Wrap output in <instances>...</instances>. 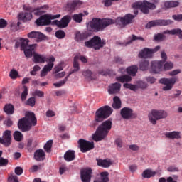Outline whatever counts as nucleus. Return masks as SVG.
<instances>
[{
	"label": "nucleus",
	"mask_w": 182,
	"mask_h": 182,
	"mask_svg": "<svg viewBox=\"0 0 182 182\" xmlns=\"http://www.w3.org/2000/svg\"><path fill=\"white\" fill-rule=\"evenodd\" d=\"M134 41H141L142 42H144V38L143 37H139L134 34H132V37H129V41L126 43V45H130L131 43H133Z\"/></svg>",
	"instance_id": "40"
},
{
	"label": "nucleus",
	"mask_w": 182,
	"mask_h": 182,
	"mask_svg": "<svg viewBox=\"0 0 182 182\" xmlns=\"http://www.w3.org/2000/svg\"><path fill=\"white\" fill-rule=\"evenodd\" d=\"M163 65H164L163 60L153 61L151 63V72L152 73H160L163 70Z\"/></svg>",
	"instance_id": "16"
},
{
	"label": "nucleus",
	"mask_w": 182,
	"mask_h": 182,
	"mask_svg": "<svg viewBox=\"0 0 182 182\" xmlns=\"http://www.w3.org/2000/svg\"><path fill=\"white\" fill-rule=\"evenodd\" d=\"M174 21L171 19L164 20V19H158L153 20L147 23L145 28L146 29H151V28H154L156 26H167L168 25H172Z\"/></svg>",
	"instance_id": "7"
},
{
	"label": "nucleus",
	"mask_w": 182,
	"mask_h": 182,
	"mask_svg": "<svg viewBox=\"0 0 182 182\" xmlns=\"http://www.w3.org/2000/svg\"><path fill=\"white\" fill-rule=\"evenodd\" d=\"M23 118L26 119L28 122H31V124H33V126H36L37 120L36 117H35V113L28 112L26 114V117Z\"/></svg>",
	"instance_id": "34"
},
{
	"label": "nucleus",
	"mask_w": 182,
	"mask_h": 182,
	"mask_svg": "<svg viewBox=\"0 0 182 182\" xmlns=\"http://www.w3.org/2000/svg\"><path fill=\"white\" fill-rule=\"evenodd\" d=\"M113 23V20L110 18H94L88 23L87 29L90 32H102Z\"/></svg>",
	"instance_id": "1"
},
{
	"label": "nucleus",
	"mask_w": 182,
	"mask_h": 182,
	"mask_svg": "<svg viewBox=\"0 0 182 182\" xmlns=\"http://www.w3.org/2000/svg\"><path fill=\"white\" fill-rule=\"evenodd\" d=\"M122 84L119 82H114L110 84L108 87V93L109 95H117L120 92Z\"/></svg>",
	"instance_id": "21"
},
{
	"label": "nucleus",
	"mask_w": 182,
	"mask_h": 182,
	"mask_svg": "<svg viewBox=\"0 0 182 182\" xmlns=\"http://www.w3.org/2000/svg\"><path fill=\"white\" fill-rule=\"evenodd\" d=\"M164 38H166L165 35L162 33H158L154 36V41L156 42H161Z\"/></svg>",
	"instance_id": "55"
},
{
	"label": "nucleus",
	"mask_w": 182,
	"mask_h": 182,
	"mask_svg": "<svg viewBox=\"0 0 182 182\" xmlns=\"http://www.w3.org/2000/svg\"><path fill=\"white\" fill-rule=\"evenodd\" d=\"M136 18V16L132 15L131 14H126L124 17L120 18V22L124 26L126 25H130V23H133V19Z\"/></svg>",
	"instance_id": "22"
},
{
	"label": "nucleus",
	"mask_w": 182,
	"mask_h": 182,
	"mask_svg": "<svg viewBox=\"0 0 182 182\" xmlns=\"http://www.w3.org/2000/svg\"><path fill=\"white\" fill-rule=\"evenodd\" d=\"M112 107L115 109L122 108V100H120V97L115 96L113 98Z\"/></svg>",
	"instance_id": "35"
},
{
	"label": "nucleus",
	"mask_w": 182,
	"mask_h": 182,
	"mask_svg": "<svg viewBox=\"0 0 182 182\" xmlns=\"http://www.w3.org/2000/svg\"><path fill=\"white\" fill-rule=\"evenodd\" d=\"M148 117L151 124L156 125L157 120L167 117V112L164 110L152 109L148 114Z\"/></svg>",
	"instance_id": "4"
},
{
	"label": "nucleus",
	"mask_w": 182,
	"mask_h": 182,
	"mask_svg": "<svg viewBox=\"0 0 182 182\" xmlns=\"http://www.w3.org/2000/svg\"><path fill=\"white\" fill-rule=\"evenodd\" d=\"M142 3L143 2L141 1H137V2L133 3L132 8L134 9H141Z\"/></svg>",
	"instance_id": "62"
},
{
	"label": "nucleus",
	"mask_w": 182,
	"mask_h": 182,
	"mask_svg": "<svg viewBox=\"0 0 182 182\" xmlns=\"http://www.w3.org/2000/svg\"><path fill=\"white\" fill-rule=\"evenodd\" d=\"M45 151L43 149H38L34 153V159L36 161H43L45 160Z\"/></svg>",
	"instance_id": "27"
},
{
	"label": "nucleus",
	"mask_w": 182,
	"mask_h": 182,
	"mask_svg": "<svg viewBox=\"0 0 182 182\" xmlns=\"http://www.w3.org/2000/svg\"><path fill=\"white\" fill-rule=\"evenodd\" d=\"M7 26L8 22L4 18H0V29H4V28H6Z\"/></svg>",
	"instance_id": "61"
},
{
	"label": "nucleus",
	"mask_w": 182,
	"mask_h": 182,
	"mask_svg": "<svg viewBox=\"0 0 182 182\" xmlns=\"http://www.w3.org/2000/svg\"><path fill=\"white\" fill-rule=\"evenodd\" d=\"M85 45L87 48H94L95 50H99L106 45V41L102 40L100 37L95 36L91 40L86 41Z\"/></svg>",
	"instance_id": "6"
},
{
	"label": "nucleus",
	"mask_w": 182,
	"mask_h": 182,
	"mask_svg": "<svg viewBox=\"0 0 182 182\" xmlns=\"http://www.w3.org/2000/svg\"><path fill=\"white\" fill-rule=\"evenodd\" d=\"M168 171H169L170 173H176V172H178V167H176L175 166H171L167 168Z\"/></svg>",
	"instance_id": "63"
},
{
	"label": "nucleus",
	"mask_w": 182,
	"mask_h": 182,
	"mask_svg": "<svg viewBox=\"0 0 182 182\" xmlns=\"http://www.w3.org/2000/svg\"><path fill=\"white\" fill-rule=\"evenodd\" d=\"M60 70H63V63H60L58 66L54 68V73H59Z\"/></svg>",
	"instance_id": "60"
},
{
	"label": "nucleus",
	"mask_w": 182,
	"mask_h": 182,
	"mask_svg": "<svg viewBox=\"0 0 182 182\" xmlns=\"http://www.w3.org/2000/svg\"><path fill=\"white\" fill-rule=\"evenodd\" d=\"M174 68V64L172 62H166L164 65L163 64V69L165 70H171Z\"/></svg>",
	"instance_id": "49"
},
{
	"label": "nucleus",
	"mask_w": 182,
	"mask_h": 182,
	"mask_svg": "<svg viewBox=\"0 0 182 182\" xmlns=\"http://www.w3.org/2000/svg\"><path fill=\"white\" fill-rule=\"evenodd\" d=\"M161 48L160 46H156L154 49L144 48L139 53V58H144V59H150L153 58V54L156 52H159V50Z\"/></svg>",
	"instance_id": "10"
},
{
	"label": "nucleus",
	"mask_w": 182,
	"mask_h": 182,
	"mask_svg": "<svg viewBox=\"0 0 182 182\" xmlns=\"http://www.w3.org/2000/svg\"><path fill=\"white\" fill-rule=\"evenodd\" d=\"M164 35H178L180 39H182V30L180 28H174L172 30H166L163 32Z\"/></svg>",
	"instance_id": "29"
},
{
	"label": "nucleus",
	"mask_w": 182,
	"mask_h": 182,
	"mask_svg": "<svg viewBox=\"0 0 182 182\" xmlns=\"http://www.w3.org/2000/svg\"><path fill=\"white\" fill-rule=\"evenodd\" d=\"M58 18H60V14H45L38 18L36 23L38 26H47L48 25H52V20L58 19Z\"/></svg>",
	"instance_id": "5"
},
{
	"label": "nucleus",
	"mask_w": 182,
	"mask_h": 182,
	"mask_svg": "<svg viewBox=\"0 0 182 182\" xmlns=\"http://www.w3.org/2000/svg\"><path fill=\"white\" fill-rule=\"evenodd\" d=\"M77 6V1H73L68 4V8L70 11H75Z\"/></svg>",
	"instance_id": "53"
},
{
	"label": "nucleus",
	"mask_w": 182,
	"mask_h": 182,
	"mask_svg": "<svg viewBox=\"0 0 182 182\" xmlns=\"http://www.w3.org/2000/svg\"><path fill=\"white\" fill-rule=\"evenodd\" d=\"M38 46V44H31L28 48L23 50L24 52V55L26 58H32V54L33 53V50H35V48Z\"/></svg>",
	"instance_id": "30"
},
{
	"label": "nucleus",
	"mask_w": 182,
	"mask_h": 182,
	"mask_svg": "<svg viewBox=\"0 0 182 182\" xmlns=\"http://www.w3.org/2000/svg\"><path fill=\"white\" fill-rule=\"evenodd\" d=\"M180 5V3L178 1H166L164 2V6L165 8H176Z\"/></svg>",
	"instance_id": "38"
},
{
	"label": "nucleus",
	"mask_w": 182,
	"mask_h": 182,
	"mask_svg": "<svg viewBox=\"0 0 182 182\" xmlns=\"http://www.w3.org/2000/svg\"><path fill=\"white\" fill-rule=\"evenodd\" d=\"M55 36L58 39H63L66 36V33L63 30H58L55 32Z\"/></svg>",
	"instance_id": "50"
},
{
	"label": "nucleus",
	"mask_w": 182,
	"mask_h": 182,
	"mask_svg": "<svg viewBox=\"0 0 182 182\" xmlns=\"http://www.w3.org/2000/svg\"><path fill=\"white\" fill-rule=\"evenodd\" d=\"M55 60H56L55 57L50 56L47 62L48 63L47 65H46L43 69L46 70V72H50V70H52V69H53V66H55V64L53 63V62H55Z\"/></svg>",
	"instance_id": "31"
},
{
	"label": "nucleus",
	"mask_w": 182,
	"mask_h": 182,
	"mask_svg": "<svg viewBox=\"0 0 182 182\" xmlns=\"http://www.w3.org/2000/svg\"><path fill=\"white\" fill-rule=\"evenodd\" d=\"M18 127L21 132H29L32 129V124L26 118H21L18 120Z\"/></svg>",
	"instance_id": "14"
},
{
	"label": "nucleus",
	"mask_w": 182,
	"mask_h": 182,
	"mask_svg": "<svg viewBox=\"0 0 182 182\" xmlns=\"http://www.w3.org/2000/svg\"><path fill=\"white\" fill-rule=\"evenodd\" d=\"M14 105H12L11 104L6 105L4 108V111L5 112V113H6V114H14Z\"/></svg>",
	"instance_id": "43"
},
{
	"label": "nucleus",
	"mask_w": 182,
	"mask_h": 182,
	"mask_svg": "<svg viewBox=\"0 0 182 182\" xmlns=\"http://www.w3.org/2000/svg\"><path fill=\"white\" fill-rule=\"evenodd\" d=\"M9 182H19V178L16 175H11L8 178Z\"/></svg>",
	"instance_id": "57"
},
{
	"label": "nucleus",
	"mask_w": 182,
	"mask_h": 182,
	"mask_svg": "<svg viewBox=\"0 0 182 182\" xmlns=\"http://www.w3.org/2000/svg\"><path fill=\"white\" fill-rule=\"evenodd\" d=\"M124 87L125 89H130V90H133V92H136L139 90V89H147V84L144 81H136V85L124 83Z\"/></svg>",
	"instance_id": "13"
},
{
	"label": "nucleus",
	"mask_w": 182,
	"mask_h": 182,
	"mask_svg": "<svg viewBox=\"0 0 182 182\" xmlns=\"http://www.w3.org/2000/svg\"><path fill=\"white\" fill-rule=\"evenodd\" d=\"M100 180L101 182H109V172H101Z\"/></svg>",
	"instance_id": "46"
},
{
	"label": "nucleus",
	"mask_w": 182,
	"mask_h": 182,
	"mask_svg": "<svg viewBox=\"0 0 182 182\" xmlns=\"http://www.w3.org/2000/svg\"><path fill=\"white\" fill-rule=\"evenodd\" d=\"M35 103H36V100L34 97H31L27 100V105L28 106H31V107H33V106H35Z\"/></svg>",
	"instance_id": "58"
},
{
	"label": "nucleus",
	"mask_w": 182,
	"mask_h": 182,
	"mask_svg": "<svg viewBox=\"0 0 182 182\" xmlns=\"http://www.w3.org/2000/svg\"><path fill=\"white\" fill-rule=\"evenodd\" d=\"M89 38V33L87 32L80 33V31L77 32L75 34V40L76 42H82Z\"/></svg>",
	"instance_id": "28"
},
{
	"label": "nucleus",
	"mask_w": 182,
	"mask_h": 182,
	"mask_svg": "<svg viewBox=\"0 0 182 182\" xmlns=\"http://www.w3.org/2000/svg\"><path fill=\"white\" fill-rule=\"evenodd\" d=\"M49 60V58L46 57L44 55L34 53L33 54V62L35 63H45L46 62H48Z\"/></svg>",
	"instance_id": "23"
},
{
	"label": "nucleus",
	"mask_w": 182,
	"mask_h": 182,
	"mask_svg": "<svg viewBox=\"0 0 182 182\" xmlns=\"http://www.w3.org/2000/svg\"><path fill=\"white\" fill-rule=\"evenodd\" d=\"M81 180L82 182H90L92 178V168H85L81 171Z\"/></svg>",
	"instance_id": "18"
},
{
	"label": "nucleus",
	"mask_w": 182,
	"mask_h": 182,
	"mask_svg": "<svg viewBox=\"0 0 182 182\" xmlns=\"http://www.w3.org/2000/svg\"><path fill=\"white\" fill-rule=\"evenodd\" d=\"M28 38L36 39V42H42L46 38L43 33L39 31H31L27 34Z\"/></svg>",
	"instance_id": "20"
},
{
	"label": "nucleus",
	"mask_w": 182,
	"mask_h": 182,
	"mask_svg": "<svg viewBox=\"0 0 182 182\" xmlns=\"http://www.w3.org/2000/svg\"><path fill=\"white\" fill-rule=\"evenodd\" d=\"M154 176H156V172L150 169H146L142 173V177L144 178H151V177H154Z\"/></svg>",
	"instance_id": "39"
},
{
	"label": "nucleus",
	"mask_w": 182,
	"mask_h": 182,
	"mask_svg": "<svg viewBox=\"0 0 182 182\" xmlns=\"http://www.w3.org/2000/svg\"><path fill=\"white\" fill-rule=\"evenodd\" d=\"M149 9H156V5L144 0L141 5V11L143 14H149Z\"/></svg>",
	"instance_id": "19"
},
{
	"label": "nucleus",
	"mask_w": 182,
	"mask_h": 182,
	"mask_svg": "<svg viewBox=\"0 0 182 182\" xmlns=\"http://www.w3.org/2000/svg\"><path fill=\"white\" fill-rule=\"evenodd\" d=\"M110 130H112V121L108 119L103 122L102 124L99 125L95 132L92 134V140L96 142L105 140Z\"/></svg>",
	"instance_id": "2"
},
{
	"label": "nucleus",
	"mask_w": 182,
	"mask_h": 182,
	"mask_svg": "<svg viewBox=\"0 0 182 182\" xmlns=\"http://www.w3.org/2000/svg\"><path fill=\"white\" fill-rule=\"evenodd\" d=\"M64 160L65 161H73L75 160V151L68 150L64 154Z\"/></svg>",
	"instance_id": "33"
},
{
	"label": "nucleus",
	"mask_w": 182,
	"mask_h": 182,
	"mask_svg": "<svg viewBox=\"0 0 182 182\" xmlns=\"http://www.w3.org/2000/svg\"><path fill=\"white\" fill-rule=\"evenodd\" d=\"M0 143L5 146V147H9L12 143V135L11 134V130H6L3 134V138H0Z\"/></svg>",
	"instance_id": "15"
},
{
	"label": "nucleus",
	"mask_w": 182,
	"mask_h": 182,
	"mask_svg": "<svg viewBox=\"0 0 182 182\" xmlns=\"http://www.w3.org/2000/svg\"><path fill=\"white\" fill-rule=\"evenodd\" d=\"M72 21V17L70 15L64 16L60 21L54 20L52 21V25H55L60 29L68 28L70 22Z\"/></svg>",
	"instance_id": "11"
},
{
	"label": "nucleus",
	"mask_w": 182,
	"mask_h": 182,
	"mask_svg": "<svg viewBox=\"0 0 182 182\" xmlns=\"http://www.w3.org/2000/svg\"><path fill=\"white\" fill-rule=\"evenodd\" d=\"M33 96H38V97H43L45 96V93L43 91L39 90H36L33 93Z\"/></svg>",
	"instance_id": "56"
},
{
	"label": "nucleus",
	"mask_w": 182,
	"mask_h": 182,
	"mask_svg": "<svg viewBox=\"0 0 182 182\" xmlns=\"http://www.w3.org/2000/svg\"><path fill=\"white\" fill-rule=\"evenodd\" d=\"M84 14L82 13H80L78 14L73 15L72 18L75 22L77 23H82V21H83Z\"/></svg>",
	"instance_id": "42"
},
{
	"label": "nucleus",
	"mask_w": 182,
	"mask_h": 182,
	"mask_svg": "<svg viewBox=\"0 0 182 182\" xmlns=\"http://www.w3.org/2000/svg\"><path fill=\"white\" fill-rule=\"evenodd\" d=\"M14 172L16 176H22V173H23V169L21 166H17L15 168Z\"/></svg>",
	"instance_id": "59"
},
{
	"label": "nucleus",
	"mask_w": 182,
	"mask_h": 182,
	"mask_svg": "<svg viewBox=\"0 0 182 182\" xmlns=\"http://www.w3.org/2000/svg\"><path fill=\"white\" fill-rule=\"evenodd\" d=\"M53 143V141L49 140L47 141V143L44 145V150L47 153H50V149H52V144Z\"/></svg>",
	"instance_id": "48"
},
{
	"label": "nucleus",
	"mask_w": 182,
	"mask_h": 182,
	"mask_svg": "<svg viewBox=\"0 0 182 182\" xmlns=\"http://www.w3.org/2000/svg\"><path fill=\"white\" fill-rule=\"evenodd\" d=\"M111 165L112 162L106 159H99L97 161V166H100V167H103L104 168H107V167H110Z\"/></svg>",
	"instance_id": "36"
},
{
	"label": "nucleus",
	"mask_w": 182,
	"mask_h": 182,
	"mask_svg": "<svg viewBox=\"0 0 182 182\" xmlns=\"http://www.w3.org/2000/svg\"><path fill=\"white\" fill-rule=\"evenodd\" d=\"M29 39L21 38L18 41L15 43V48L16 49L21 48V50H25L29 48Z\"/></svg>",
	"instance_id": "17"
},
{
	"label": "nucleus",
	"mask_w": 182,
	"mask_h": 182,
	"mask_svg": "<svg viewBox=\"0 0 182 182\" xmlns=\"http://www.w3.org/2000/svg\"><path fill=\"white\" fill-rule=\"evenodd\" d=\"M68 79H69V77L67 75L63 80H61L59 82L53 83V86L55 87H61V86H63V85L68 82Z\"/></svg>",
	"instance_id": "52"
},
{
	"label": "nucleus",
	"mask_w": 182,
	"mask_h": 182,
	"mask_svg": "<svg viewBox=\"0 0 182 182\" xmlns=\"http://www.w3.org/2000/svg\"><path fill=\"white\" fill-rule=\"evenodd\" d=\"M180 132L177 131H173V132H166L165 136L167 137V139H171V140H174L175 139L176 140H178V139H181V135Z\"/></svg>",
	"instance_id": "25"
},
{
	"label": "nucleus",
	"mask_w": 182,
	"mask_h": 182,
	"mask_svg": "<svg viewBox=\"0 0 182 182\" xmlns=\"http://www.w3.org/2000/svg\"><path fill=\"white\" fill-rule=\"evenodd\" d=\"M120 115L122 119H124L125 120L136 119V117H137V114L134 113L132 108L127 107H125L121 109Z\"/></svg>",
	"instance_id": "12"
},
{
	"label": "nucleus",
	"mask_w": 182,
	"mask_h": 182,
	"mask_svg": "<svg viewBox=\"0 0 182 182\" xmlns=\"http://www.w3.org/2000/svg\"><path fill=\"white\" fill-rule=\"evenodd\" d=\"M172 18L174 19V21H178V22H180V21H182V14L173 15Z\"/></svg>",
	"instance_id": "64"
},
{
	"label": "nucleus",
	"mask_w": 182,
	"mask_h": 182,
	"mask_svg": "<svg viewBox=\"0 0 182 182\" xmlns=\"http://www.w3.org/2000/svg\"><path fill=\"white\" fill-rule=\"evenodd\" d=\"M79 148L82 153H87L95 149V143L86 141L83 139L78 140Z\"/></svg>",
	"instance_id": "9"
},
{
	"label": "nucleus",
	"mask_w": 182,
	"mask_h": 182,
	"mask_svg": "<svg viewBox=\"0 0 182 182\" xmlns=\"http://www.w3.org/2000/svg\"><path fill=\"white\" fill-rule=\"evenodd\" d=\"M137 70H139V67H137V65H132L127 68V72L130 76H136Z\"/></svg>",
	"instance_id": "37"
},
{
	"label": "nucleus",
	"mask_w": 182,
	"mask_h": 182,
	"mask_svg": "<svg viewBox=\"0 0 182 182\" xmlns=\"http://www.w3.org/2000/svg\"><path fill=\"white\" fill-rule=\"evenodd\" d=\"M42 9H49V6L44 5L40 8H37L35 9H32V8H28L27 10L28 12H33L34 15H42V14H45L46 11H43Z\"/></svg>",
	"instance_id": "26"
},
{
	"label": "nucleus",
	"mask_w": 182,
	"mask_h": 182,
	"mask_svg": "<svg viewBox=\"0 0 182 182\" xmlns=\"http://www.w3.org/2000/svg\"><path fill=\"white\" fill-rule=\"evenodd\" d=\"M116 80H117V82H120L121 83H124L125 82H132V77L129 75H122L117 77Z\"/></svg>",
	"instance_id": "41"
},
{
	"label": "nucleus",
	"mask_w": 182,
	"mask_h": 182,
	"mask_svg": "<svg viewBox=\"0 0 182 182\" xmlns=\"http://www.w3.org/2000/svg\"><path fill=\"white\" fill-rule=\"evenodd\" d=\"M79 56L76 55L74 57V61H73V68L74 69L71 70L68 75V77L70 76V75H73V73H76V72H79L80 70V66L79 65Z\"/></svg>",
	"instance_id": "24"
},
{
	"label": "nucleus",
	"mask_w": 182,
	"mask_h": 182,
	"mask_svg": "<svg viewBox=\"0 0 182 182\" xmlns=\"http://www.w3.org/2000/svg\"><path fill=\"white\" fill-rule=\"evenodd\" d=\"M83 76L85 77H87V79H90L91 80H93L95 77H93V73L90 71V70H87L82 73Z\"/></svg>",
	"instance_id": "47"
},
{
	"label": "nucleus",
	"mask_w": 182,
	"mask_h": 182,
	"mask_svg": "<svg viewBox=\"0 0 182 182\" xmlns=\"http://www.w3.org/2000/svg\"><path fill=\"white\" fill-rule=\"evenodd\" d=\"M112 113H113V109L109 105L100 107L95 112L94 121L91 122L90 124V127H96L97 123H102V122L110 117Z\"/></svg>",
	"instance_id": "3"
},
{
	"label": "nucleus",
	"mask_w": 182,
	"mask_h": 182,
	"mask_svg": "<svg viewBox=\"0 0 182 182\" xmlns=\"http://www.w3.org/2000/svg\"><path fill=\"white\" fill-rule=\"evenodd\" d=\"M28 87H26V85H24L23 86V91L21 93V100L23 102L26 100V97H28Z\"/></svg>",
	"instance_id": "51"
},
{
	"label": "nucleus",
	"mask_w": 182,
	"mask_h": 182,
	"mask_svg": "<svg viewBox=\"0 0 182 182\" xmlns=\"http://www.w3.org/2000/svg\"><path fill=\"white\" fill-rule=\"evenodd\" d=\"M14 139L16 140V141H22V139H23V134H22V132L19 131H16L14 133Z\"/></svg>",
	"instance_id": "45"
},
{
	"label": "nucleus",
	"mask_w": 182,
	"mask_h": 182,
	"mask_svg": "<svg viewBox=\"0 0 182 182\" xmlns=\"http://www.w3.org/2000/svg\"><path fill=\"white\" fill-rule=\"evenodd\" d=\"M9 76L11 79H17L18 76H19V74L18 73V71L15 69H12L9 73Z\"/></svg>",
	"instance_id": "54"
},
{
	"label": "nucleus",
	"mask_w": 182,
	"mask_h": 182,
	"mask_svg": "<svg viewBox=\"0 0 182 182\" xmlns=\"http://www.w3.org/2000/svg\"><path fill=\"white\" fill-rule=\"evenodd\" d=\"M176 82H177V77H176L172 78H161L159 80V83H161V85H165L162 88L165 92L171 90V89H173V86L176 85Z\"/></svg>",
	"instance_id": "8"
},
{
	"label": "nucleus",
	"mask_w": 182,
	"mask_h": 182,
	"mask_svg": "<svg viewBox=\"0 0 182 182\" xmlns=\"http://www.w3.org/2000/svg\"><path fill=\"white\" fill-rule=\"evenodd\" d=\"M140 70H147L149 69V61L146 60H142L139 63Z\"/></svg>",
	"instance_id": "44"
},
{
	"label": "nucleus",
	"mask_w": 182,
	"mask_h": 182,
	"mask_svg": "<svg viewBox=\"0 0 182 182\" xmlns=\"http://www.w3.org/2000/svg\"><path fill=\"white\" fill-rule=\"evenodd\" d=\"M32 18V13L31 12L20 13L18 14V19H20V21H23V22H28V21H31Z\"/></svg>",
	"instance_id": "32"
}]
</instances>
